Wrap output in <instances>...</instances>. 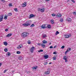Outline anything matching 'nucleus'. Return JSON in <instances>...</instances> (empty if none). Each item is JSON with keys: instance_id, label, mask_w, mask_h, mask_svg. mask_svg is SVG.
<instances>
[{"instance_id": "1", "label": "nucleus", "mask_w": 76, "mask_h": 76, "mask_svg": "<svg viewBox=\"0 0 76 76\" xmlns=\"http://www.w3.org/2000/svg\"><path fill=\"white\" fill-rule=\"evenodd\" d=\"M29 35V33L27 32H24L21 34L23 38H26Z\"/></svg>"}, {"instance_id": "2", "label": "nucleus", "mask_w": 76, "mask_h": 76, "mask_svg": "<svg viewBox=\"0 0 76 76\" xmlns=\"http://www.w3.org/2000/svg\"><path fill=\"white\" fill-rule=\"evenodd\" d=\"M31 22L30 21H26V23H24L22 24L23 26H31Z\"/></svg>"}, {"instance_id": "3", "label": "nucleus", "mask_w": 76, "mask_h": 76, "mask_svg": "<svg viewBox=\"0 0 76 76\" xmlns=\"http://www.w3.org/2000/svg\"><path fill=\"white\" fill-rule=\"evenodd\" d=\"M38 11H40L41 12H44L45 11V8H43L41 9L40 8H39L38 9Z\"/></svg>"}, {"instance_id": "4", "label": "nucleus", "mask_w": 76, "mask_h": 76, "mask_svg": "<svg viewBox=\"0 0 76 76\" xmlns=\"http://www.w3.org/2000/svg\"><path fill=\"white\" fill-rule=\"evenodd\" d=\"M49 70H50V68H48L47 69L48 71L45 72L44 73V74H45V75H49L50 73V72L49 71Z\"/></svg>"}, {"instance_id": "5", "label": "nucleus", "mask_w": 76, "mask_h": 76, "mask_svg": "<svg viewBox=\"0 0 76 76\" xmlns=\"http://www.w3.org/2000/svg\"><path fill=\"white\" fill-rule=\"evenodd\" d=\"M71 36H72V35L70 34H67L65 35V37L66 38H68L71 37Z\"/></svg>"}, {"instance_id": "6", "label": "nucleus", "mask_w": 76, "mask_h": 76, "mask_svg": "<svg viewBox=\"0 0 76 76\" xmlns=\"http://www.w3.org/2000/svg\"><path fill=\"white\" fill-rule=\"evenodd\" d=\"M4 17V15H1L0 16V22H1L3 19V17Z\"/></svg>"}, {"instance_id": "7", "label": "nucleus", "mask_w": 76, "mask_h": 76, "mask_svg": "<svg viewBox=\"0 0 76 76\" xmlns=\"http://www.w3.org/2000/svg\"><path fill=\"white\" fill-rule=\"evenodd\" d=\"M69 51H71V48H69L67 49L66 51V52L65 53V54H67V53H68V52H69Z\"/></svg>"}, {"instance_id": "8", "label": "nucleus", "mask_w": 76, "mask_h": 76, "mask_svg": "<svg viewBox=\"0 0 76 76\" xmlns=\"http://www.w3.org/2000/svg\"><path fill=\"white\" fill-rule=\"evenodd\" d=\"M66 20L67 22H72V19H71L69 18H68L66 19Z\"/></svg>"}, {"instance_id": "9", "label": "nucleus", "mask_w": 76, "mask_h": 76, "mask_svg": "<svg viewBox=\"0 0 76 76\" xmlns=\"http://www.w3.org/2000/svg\"><path fill=\"white\" fill-rule=\"evenodd\" d=\"M34 48H35L34 47H32L31 48V49L30 50L31 53H34Z\"/></svg>"}, {"instance_id": "10", "label": "nucleus", "mask_w": 76, "mask_h": 76, "mask_svg": "<svg viewBox=\"0 0 76 76\" xmlns=\"http://www.w3.org/2000/svg\"><path fill=\"white\" fill-rule=\"evenodd\" d=\"M23 47V46L22 45H20L18 46V47H17V49H19V48H21Z\"/></svg>"}, {"instance_id": "11", "label": "nucleus", "mask_w": 76, "mask_h": 76, "mask_svg": "<svg viewBox=\"0 0 76 76\" xmlns=\"http://www.w3.org/2000/svg\"><path fill=\"white\" fill-rule=\"evenodd\" d=\"M26 6V2H24V4H22V7H25Z\"/></svg>"}, {"instance_id": "12", "label": "nucleus", "mask_w": 76, "mask_h": 76, "mask_svg": "<svg viewBox=\"0 0 76 76\" xmlns=\"http://www.w3.org/2000/svg\"><path fill=\"white\" fill-rule=\"evenodd\" d=\"M35 15H34L33 14H31L30 15L29 17L30 18H33V17H35Z\"/></svg>"}, {"instance_id": "13", "label": "nucleus", "mask_w": 76, "mask_h": 76, "mask_svg": "<svg viewBox=\"0 0 76 76\" xmlns=\"http://www.w3.org/2000/svg\"><path fill=\"white\" fill-rule=\"evenodd\" d=\"M12 35V34L11 33H10L8 34L6 36V37H10Z\"/></svg>"}, {"instance_id": "14", "label": "nucleus", "mask_w": 76, "mask_h": 76, "mask_svg": "<svg viewBox=\"0 0 76 76\" xmlns=\"http://www.w3.org/2000/svg\"><path fill=\"white\" fill-rule=\"evenodd\" d=\"M8 17V15H5L4 17V19L6 20L7 19V17Z\"/></svg>"}, {"instance_id": "15", "label": "nucleus", "mask_w": 76, "mask_h": 76, "mask_svg": "<svg viewBox=\"0 0 76 76\" xmlns=\"http://www.w3.org/2000/svg\"><path fill=\"white\" fill-rule=\"evenodd\" d=\"M47 37V35H45L44 34H43L42 35V38H46Z\"/></svg>"}, {"instance_id": "16", "label": "nucleus", "mask_w": 76, "mask_h": 76, "mask_svg": "<svg viewBox=\"0 0 76 76\" xmlns=\"http://www.w3.org/2000/svg\"><path fill=\"white\" fill-rule=\"evenodd\" d=\"M61 16V15H60V14H57L56 16L58 18H59Z\"/></svg>"}, {"instance_id": "17", "label": "nucleus", "mask_w": 76, "mask_h": 76, "mask_svg": "<svg viewBox=\"0 0 76 76\" xmlns=\"http://www.w3.org/2000/svg\"><path fill=\"white\" fill-rule=\"evenodd\" d=\"M4 45L6 46L7 45V44H8V43H7V42H4Z\"/></svg>"}, {"instance_id": "18", "label": "nucleus", "mask_w": 76, "mask_h": 76, "mask_svg": "<svg viewBox=\"0 0 76 76\" xmlns=\"http://www.w3.org/2000/svg\"><path fill=\"white\" fill-rule=\"evenodd\" d=\"M42 42L43 44H46V43H47V41L44 40L42 41Z\"/></svg>"}, {"instance_id": "19", "label": "nucleus", "mask_w": 76, "mask_h": 76, "mask_svg": "<svg viewBox=\"0 0 76 76\" xmlns=\"http://www.w3.org/2000/svg\"><path fill=\"white\" fill-rule=\"evenodd\" d=\"M12 13H10L8 14L7 16H12Z\"/></svg>"}, {"instance_id": "20", "label": "nucleus", "mask_w": 76, "mask_h": 76, "mask_svg": "<svg viewBox=\"0 0 76 76\" xmlns=\"http://www.w3.org/2000/svg\"><path fill=\"white\" fill-rule=\"evenodd\" d=\"M18 58H19V60H22V59H23V57L22 56H20L18 57Z\"/></svg>"}, {"instance_id": "21", "label": "nucleus", "mask_w": 76, "mask_h": 76, "mask_svg": "<svg viewBox=\"0 0 76 76\" xmlns=\"http://www.w3.org/2000/svg\"><path fill=\"white\" fill-rule=\"evenodd\" d=\"M41 46L43 48H45V45H44V44H42Z\"/></svg>"}, {"instance_id": "22", "label": "nucleus", "mask_w": 76, "mask_h": 76, "mask_svg": "<svg viewBox=\"0 0 76 76\" xmlns=\"http://www.w3.org/2000/svg\"><path fill=\"white\" fill-rule=\"evenodd\" d=\"M45 26V28H47L48 27V25L47 24H44L43 26Z\"/></svg>"}, {"instance_id": "23", "label": "nucleus", "mask_w": 76, "mask_h": 76, "mask_svg": "<svg viewBox=\"0 0 76 76\" xmlns=\"http://www.w3.org/2000/svg\"><path fill=\"white\" fill-rule=\"evenodd\" d=\"M51 22L52 24H54V21L53 20H51Z\"/></svg>"}, {"instance_id": "24", "label": "nucleus", "mask_w": 76, "mask_h": 76, "mask_svg": "<svg viewBox=\"0 0 76 76\" xmlns=\"http://www.w3.org/2000/svg\"><path fill=\"white\" fill-rule=\"evenodd\" d=\"M44 57L46 58H48V55L45 56Z\"/></svg>"}, {"instance_id": "25", "label": "nucleus", "mask_w": 76, "mask_h": 76, "mask_svg": "<svg viewBox=\"0 0 76 76\" xmlns=\"http://www.w3.org/2000/svg\"><path fill=\"white\" fill-rule=\"evenodd\" d=\"M7 55L8 56H10V52H8L7 54Z\"/></svg>"}, {"instance_id": "26", "label": "nucleus", "mask_w": 76, "mask_h": 76, "mask_svg": "<svg viewBox=\"0 0 76 76\" xmlns=\"http://www.w3.org/2000/svg\"><path fill=\"white\" fill-rule=\"evenodd\" d=\"M67 58H66V56H65L63 57V59L64 60H67Z\"/></svg>"}, {"instance_id": "27", "label": "nucleus", "mask_w": 76, "mask_h": 76, "mask_svg": "<svg viewBox=\"0 0 76 76\" xmlns=\"http://www.w3.org/2000/svg\"><path fill=\"white\" fill-rule=\"evenodd\" d=\"M41 28L42 29H45V26H44V24L42 26Z\"/></svg>"}, {"instance_id": "28", "label": "nucleus", "mask_w": 76, "mask_h": 76, "mask_svg": "<svg viewBox=\"0 0 76 76\" xmlns=\"http://www.w3.org/2000/svg\"><path fill=\"white\" fill-rule=\"evenodd\" d=\"M57 59V58H56V57L54 56L53 57V60H56Z\"/></svg>"}, {"instance_id": "29", "label": "nucleus", "mask_w": 76, "mask_h": 76, "mask_svg": "<svg viewBox=\"0 0 76 76\" xmlns=\"http://www.w3.org/2000/svg\"><path fill=\"white\" fill-rule=\"evenodd\" d=\"M48 64V61H46L45 62V63H44V65H47Z\"/></svg>"}, {"instance_id": "30", "label": "nucleus", "mask_w": 76, "mask_h": 76, "mask_svg": "<svg viewBox=\"0 0 76 76\" xmlns=\"http://www.w3.org/2000/svg\"><path fill=\"white\" fill-rule=\"evenodd\" d=\"M34 26H35V25H34V24H31V25L30 26V27H31V28L32 27H34Z\"/></svg>"}, {"instance_id": "31", "label": "nucleus", "mask_w": 76, "mask_h": 76, "mask_svg": "<svg viewBox=\"0 0 76 76\" xmlns=\"http://www.w3.org/2000/svg\"><path fill=\"white\" fill-rule=\"evenodd\" d=\"M51 25L50 24H49L48 25V27L47 28H51Z\"/></svg>"}, {"instance_id": "32", "label": "nucleus", "mask_w": 76, "mask_h": 76, "mask_svg": "<svg viewBox=\"0 0 76 76\" xmlns=\"http://www.w3.org/2000/svg\"><path fill=\"white\" fill-rule=\"evenodd\" d=\"M59 32L58 31H57L56 33V35H58V34H59Z\"/></svg>"}, {"instance_id": "33", "label": "nucleus", "mask_w": 76, "mask_h": 76, "mask_svg": "<svg viewBox=\"0 0 76 76\" xmlns=\"http://www.w3.org/2000/svg\"><path fill=\"white\" fill-rule=\"evenodd\" d=\"M43 52V50H40L38 51V52H39V53L40 52Z\"/></svg>"}, {"instance_id": "34", "label": "nucleus", "mask_w": 76, "mask_h": 76, "mask_svg": "<svg viewBox=\"0 0 76 76\" xmlns=\"http://www.w3.org/2000/svg\"><path fill=\"white\" fill-rule=\"evenodd\" d=\"M9 6H10V7H12V4L11 3L10 4H9Z\"/></svg>"}, {"instance_id": "35", "label": "nucleus", "mask_w": 76, "mask_h": 76, "mask_svg": "<svg viewBox=\"0 0 76 76\" xmlns=\"http://www.w3.org/2000/svg\"><path fill=\"white\" fill-rule=\"evenodd\" d=\"M14 10H15V12H18V9H17V8H15V9H14Z\"/></svg>"}, {"instance_id": "36", "label": "nucleus", "mask_w": 76, "mask_h": 76, "mask_svg": "<svg viewBox=\"0 0 76 76\" xmlns=\"http://www.w3.org/2000/svg\"><path fill=\"white\" fill-rule=\"evenodd\" d=\"M4 51H5V52H7V51L8 50H7V48H5L4 49Z\"/></svg>"}, {"instance_id": "37", "label": "nucleus", "mask_w": 76, "mask_h": 76, "mask_svg": "<svg viewBox=\"0 0 76 76\" xmlns=\"http://www.w3.org/2000/svg\"><path fill=\"white\" fill-rule=\"evenodd\" d=\"M17 54H20V52L19 51H18L17 52Z\"/></svg>"}, {"instance_id": "38", "label": "nucleus", "mask_w": 76, "mask_h": 76, "mask_svg": "<svg viewBox=\"0 0 76 76\" xmlns=\"http://www.w3.org/2000/svg\"><path fill=\"white\" fill-rule=\"evenodd\" d=\"M64 47H65V46H62L61 47V48L62 49H63V48H64Z\"/></svg>"}, {"instance_id": "39", "label": "nucleus", "mask_w": 76, "mask_h": 76, "mask_svg": "<svg viewBox=\"0 0 76 76\" xmlns=\"http://www.w3.org/2000/svg\"><path fill=\"white\" fill-rule=\"evenodd\" d=\"M37 67H33L32 69H37Z\"/></svg>"}, {"instance_id": "40", "label": "nucleus", "mask_w": 76, "mask_h": 76, "mask_svg": "<svg viewBox=\"0 0 76 76\" xmlns=\"http://www.w3.org/2000/svg\"><path fill=\"white\" fill-rule=\"evenodd\" d=\"M60 21L61 22H63V20L61 19L60 20Z\"/></svg>"}, {"instance_id": "41", "label": "nucleus", "mask_w": 76, "mask_h": 76, "mask_svg": "<svg viewBox=\"0 0 76 76\" xmlns=\"http://www.w3.org/2000/svg\"><path fill=\"white\" fill-rule=\"evenodd\" d=\"M31 43L30 42V41L29 40L28 41V44H31Z\"/></svg>"}, {"instance_id": "42", "label": "nucleus", "mask_w": 76, "mask_h": 76, "mask_svg": "<svg viewBox=\"0 0 76 76\" xmlns=\"http://www.w3.org/2000/svg\"><path fill=\"white\" fill-rule=\"evenodd\" d=\"M53 54H57V52H53Z\"/></svg>"}, {"instance_id": "43", "label": "nucleus", "mask_w": 76, "mask_h": 76, "mask_svg": "<svg viewBox=\"0 0 76 76\" xmlns=\"http://www.w3.org/2000/svg\"><path fill=\"white\" fill-rule=\"evenodd\" d=\"M73 14L74 15H76V12H73Z\"/></svg>"}, {"instance_id": "44", "label": "nucleus", "mask_w": 76, "mask_h": 76, "mask_svg": "<svg viewBox=\"0 0 76 76\" xmlns=\"http://www.w3.org/2000/svg\"><path fill=\"white\" fill-rule=\"evenodd\" d=\"M50 49H52V48H53V47L52 46H51L50 47Z\"/></svg>"}, {"instance_id": "45", "label": "nucleus", "mask_w": 76, "mask_h": 76, "mask_svg": "<svg viewBox=\"0 0 76 76\" xmlns=\"http://www.w3.org/2000/svg\"><path fill=\"white\" fill-rule=\"evenodd\" d=\"M7 70H5L4 72V73H6V71H7Z\"/></svg>"}, {"instance_id": "46", "label": "nucleus", "mask_w": 76, "mask_h": 76, "mask_svg": "<svg viewBox=\"0 0 76 76\" xmlns=\"http://www.w3.org/2000/svg\"><path fill=\"white\" fill-rule=\"evenodd\" d=\"M52 15V16H56V15L54 14H53Z\"/></svg>"}, {"instance_id": "47", "label": "nucleus", "mask_w": 76, "mask_h": 76, "mask_svg": "<svg viewBox=\"0 0 76 76\" xmlns=\"http://www.w3.org/2000/svg\"><path fill=\"white\" fill-rule=\"evenodd\" d=\"M8 31V29H5V31H6V32H7Z\"/></svg>"}, {"instance_id": "48", "label": "nucleus", "mask_w": 76, "mask_h": 76, "mask_svg": "<svg viewBox=\"0 0 76 76\" xmlns=\"http://www.w3.org/2000/svg\"><path fill=\"white\" fill-rule=\"evenodd\" d=\"M57 47V46H55L53 47V48H56Z\"/></svg>"}, {"instance_id": "49", "label": "nucleus", "mask_w": 76, "mask_h": 76, "mask_svg": "<svg viewBox=\"0 0 76 76\" xmlns=\"http://www.w3.org/2000/svg\"><path fill=\"white\" fill-rule=\"evenodd\" d=\"M72 1V2H73V3H75V1H74V0H72L71 1Z\"/></svg>"}, {"instance_id": "50", "label": "nucleus", "mask_w": 76, "mask_h": 76, "mask_svg": "<svg viewBox=\"0 0 76 76\" xmlns=\"http://www.w3.org/2000/svg\"><path fill=\"white\" fill-rule=\"evenodd\" d=\"M2 65V63H0V67Z\"/></svg>"}, {"instance_id": "51", "label": "nucleus", "mask_w": 76, "mask_h": 76, "mask_svg": "<svg viewBox=\"0 0 76 76\" xmlns=\"http://www.w3.org/2000/svg\"><path fill=\"white\" fill-rule=\"evenodd\" d=\"M27 73H30V72L29 71H28L27 72Z\"/></svg>"}, {"instance_id": "52", "label": "nucleus", "mask_w": 76, "mask_h": 76, "mask_svg": "<svg viewBox=\"0 0 76 76\" xmlns=\"http://www.w3.org/2000/svg\"><path fill=\"white\" fill-rule=\"evenodd\" d=\"M38 45H41V44H40V43H38Z\"/></svg>"}, {"instance_id": "53", "label": "nucleus", "mask_w": 76, "mask_h": 76, "mask_svg": "<svg viewBox=\"0 0 76 76\" xmlns=\"http://www.w3.org/2000/svg\"><path fill=\"white\" fill-rule=\"evenodd\" d=\"M65 60V62H67V59Z\"/></svg>"}, {"instance_id": "54", "label": "nucleus", "mask_w": 76, "mask_h": 76, "mask_svg": "<svg viewBox=\"0 0 76 76\" xmlns=\"http://www.w3.org/2000/svg\"><path fill=\"white\" fill-rule=\"evenodd\" d=\"M46 1H50V0H46Z\"/></svg>"}, {"instance_id": "55", "label": "nucleus", "mask_w": 76, "mask_h": 76, "mask_svg": "<svg viewBox=\"0 0 76 76\" xmlns=\"http://www.w3.org/2000/svg\"><path fill=\"white\" fill-rule=\"evenodd\" d=\"M49 64H51V63L50 62L49 63Z\"/></svg>"}, {"instance_id": "56", "label": "nucleus", "mask_w": 76, "mask_h": 76, "mask_svg": "<svg viewBox=\"0 0 76 76\" xmlns=\"http://www.w3.org/2000/svg\"><path fill=\"white\" fill-rule=\"evenodd\" d=\"M49 45H51V43L50 42L49 44Z\"/></svg>"}, {"instance_id": "57", "label": "nucleus", "mask_w": 76, "mask_h": 76, "mask_svg": "<svg viewBox=\"0 0 76 76\" xmlns=\"http://www.w3.org/2000/svg\"><path fill=\"white\" fill-rule=\"evenodd\" d=\"M68 1H67V2H68Z\"/></svg>"}, {"instance_id": "58", "label": "nucleus", "mask_w": 76, "mask_h": 76, "mask_svg": "<svg viewBox=\"0 0 76 76\" xmlns=\"http://www.w3.org/2000/svg\"><path fill=\"white\" fill-rule=\"evenodd\" d=\"M12 72H14V71Z\"/></svg>"}]
</instances>
